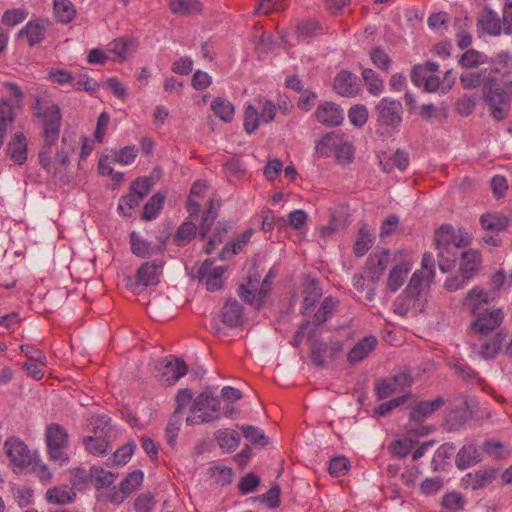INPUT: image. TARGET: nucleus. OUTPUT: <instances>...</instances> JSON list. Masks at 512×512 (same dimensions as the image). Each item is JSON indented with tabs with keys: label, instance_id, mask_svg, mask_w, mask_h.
Listing matches in <instances>:
<instances>
[{
	"label": "nucleus",
	"instance_id": "1",
	"mask_svg": "<svg viewBox=\"0 0 512 512\" xmlns=\"http://www.w3.org/2000/svg\"><path fill=\"white\" fill-rule=\"evenodd\" d=\"M34 115L41 120L44 146L39 152V162L49 169L52 162V146L58 141L62 123L60 107L47 95H37L32 105Z\"/></svg>",
	"mask_w": 512,
	"mask_h": 512
},
{
	"label": "nucleus",
	"instance_id": "2",
	"mask_svg": "<svg viewBox=\"0 0 512 512\" xmlns=\"http://www.w3.org/2000/svg\"><path fill=\"white\" fill-rule=\"evenodd\" d=\"M471 236L465 230L455 232L451 225H442L435 233V247L438 251V267L448 272L456 263L458 249L470 244Z\"/></svg>",
	"mask_w": 512,
	"mask_h": 512
},
{
	"label": "nucleus",
	"instance_id": "3",
	"mask_svg": "<svg viewBox=\"0 0 512 512\" xmlns=\"http://www.w3.org/2000/svg\"><path fill=\"white\" fill-rule=\"evenodd\" d=\"M511 68L512 57L509 53L501 52L490 58L488 63H485L481 68L462 73L460 83L464 89L481 87L483 95L489 87H492L499 80L498 76L502 75L504 69L508 71Z\"/></svg>",
	"mask_w": 512,
	"mask_h": 512
},
{
	"label": "nucleus",
	"instance_id": "4",
	"mask_svg": "<svg viewBox=\"0 0 512 512\" xmlns=\"http://www.w3.org/2000/svg\"><path fill=\"white\" fill-rule=\"evenodd\" d=\"M482 97L493 120L501 122L507 119L512 106V79L508 71H504L502 79L489 87Z\"/></svg>",
	"mask_w": 512,
	"mask_h": 512
},
{
	"label": "nucleus",
	"instance_id": "5",
	"mask_svg": "<svg viewBox=\"0 0 512 512\" xmlns=\"http://www.w3.org/2000/svg\"><path fill=\"white\" fill-rule=\"evenodd\" d=\"M461 309L474 317V320H503L505 317L501 308L490 307L489 294L478 286L466 293Z\"/></svg>",
	"mask_w": 512,
	"mask_h": 512
},
{
	"label": "nucleus",
	"instance_id": "6",
	"mask_svg": "<svg viewBox=\"0 0 512 512\" xmlns=\"http://www.w3.org/2000/svg\"><path fill=\"white\" fill-rule=\"evenodd\" d=\"M470 331L483 341L479 353L486 360L493 359L507 343L508 335L498 322H471Z\"/></svg>",
	"mask_w": 512,
	"mask_h": 512
},
{
	"label": "nucleus",
	"instance_id": "7",
	"mask_svg": "<svg viewBox=\"0 0 512 512\" xmlns=\"http://www.w3.org/2000/svg\"><path fill=\"white\" fill-rule=\"evenodd\" d=\"M190 412L186 418L189 426L213 422L219 419L220 401L206 392L200 393L193 400Z\"/></svg>",
	"mask_w": 512,
	"mask_h": 512
},
{
	"label": "nucleus",
	"instance_id": "8",
	"mask_svg": "<svg viewBox=\"0 0 512 512\" xmlns=\"http://www.w3.org/2000/svg\"><path fill=\"white\" fill-rule=\"evenodd\" d=\"M376 124L386 131H398L402 123L403 106L398 100L384 97L375 106Z\"/></svg>",
	"mask_w": 512,
	"mask_h": 512
},
{
	"label": "nucleus",
	"instance_id": "9",
	"mask_svg": "<svg viewBox=\"0 0 512 512\" xmlns=\"http://www.w3.org/2000/svg\"><path fill=\"white\" fill-rule=\"evenodd\" d=\"M46 443L49 457L54 461L63 463L69 459L67 447L69 435L67 430L57 423H51L46 427Z\"/></svg>",
	"mask_w": 512,
	"mask_h": 512
},
{
	"label": "nucleus",
	"instance_id": "10",
	"mask_svg": "<svg viewBox=\"0 0 512 512\" xmlns=\"http://www.w3.org/2000/svg\"><path fill=\"white\" fill-rule=\"evenodd\" d=\"M163 263L161 261H150L143 263L137 270L134 278L127 279V286L133 293H141L143 288L159 283Z\"/></svg>",
	"mask_w": 512,
	"mask_h": 512
},
{
	"label": "nucleus",
	"instance_id": "11",
	"mask_svg": "<svg viewBox=\"0 0 512 512\" xmlns=\"http://www.w3.org/2000/svg\"><path fill=\"white\" fill-rule=\"evenodd\" d=\"M343 350V343L339 340H331L326 343L314 339L310 346V360L317 368H323L338 358Z\"/></svg>",
	"mask_w": 512,
	"mask_h": 512
},
{
	"label": "nucleus",
	"instance_id": "12",
	"mask_svg": "<svg viewBox=\"0 0 512 512\" xmlns=\"http://www.w3.org/2000/svg\"><path fill=\"white\" fill-rule=\"evenodd\" d=\"M413 382L409 372H401L390 378H380L375 383V393L378 399H387L395 393L404 392Z\"/></svg>",
	"mask_w": 512,
	"mask_h": 512
},
{
	"label": "nucleus",
	"instance_id": "13",
	"mask_svg": "<svg viewBox=\"0 0 512 512\" xmlns=\"http://www.w3.org/2000/svg\"><path fill=\"white\" fill-rule=\"evenodd\" d=\"M272 276V271L270 270L263 280L261 287L259 289L256 288L255 284L252 281L251 276H249L247 285H241L238 289L239 296L250 305L255 308H259L265 301L269 291L270 285L269 278Z\"/></svg>",
	"mask_w": 512,
	"mask_h": 512
},
{
	"label": "nucleus",
	"instance_id": "14",
	"mask_svg": "<svg viewBox=\"0 0 512 512\" xmlns=\"http://www.w3.org/2000/svg\"><path fill=\"white\" fill-rule=\"evenodd\" d=\"M427 303L426 297H417L411 294H401L393 304V310L399 317H417L424 311Z\"/></svg>",
	"mask_w": 512,
	"mask_h": 512
},
{
	"label": "nucleus",
	"instance_id": "15",
	"mask_svg": "<svg viewBox=\"0 0 512 512\" xmlns=\"http://www.w3.org/2000/svg\"><path fill=\"white\" fill-rule=\"evenodd\" d=\"M6 454L10 462L18 468H26L31 464V453L27 445L19 438L10 437L6 440Z\"/></svg>",
	"mask_w": 512,
	"mask_h": 512
},
{
	"label": "nucleus",
	"instance_id": "16",
	"mask_svg": "<svg viewBox=\"0 0 512 512\" xmlns=\"http://www.w3.org/2000/svg\"><path fill=\"white\" fill-rule=\"evenodd\" d=\"M225 269L222 266L212 267L210 260H205L197 271L196 278L204 284L209 291H217L222 288V276Z\"/></svg>",
	"mask_w": 512,
	"mask_h": 512
},
{
	"label": "nucleus",
	"instance_id": "17",
	"mask_svg": "<svg viewBox=\"0 0 512 512\" xmlns=\"http://www.w3.org/2000/svg\"><path fill=\"white\" fill-rule=\"evenodd\" d=\"M315 117L319 123L327 127H336L342 124L344 111L334 102H324L317 107Z\"/></svg>",
	"mask_w": 512,
	"mask_h": 512
},
{
	"label": "nucleus",
	"instance_id": "18",
	"mask_svg": "<svg viewBox=\"0 0 512 512\" xmlns=\"http://www.w3.org/2000/svg\"><path fill=\"white\" fill-rule=\"evenodd\" d=\"M391 254L388 250L371 253L366 260L367 277L374 284L378 282L390 263Z\"/></svg>",
	"mask_w": 512,
	"mask_h": 512
},
{
	"label": "nucleus",
	"instance_id": "19",
	"mask_svg": "<svg viewBox=\"0 0 512 512\" xmlns=\"http://www.w3.org/2000/svg\"><path fill=\"white\" fill-rule=\"evenodd\" d=\"M188 367L186 363L177 357H170L161 364L159 372L162 378L169 384L172 385L177 382L180 378L186 375Z\"/></svg>",
	"mask_w": 512,
	"mask_h": 512
},
{
	"label": "nucleus",
	"instance_id": "20",
	"mask_svg": "<svg viewBox=\"0 0 512 512\" xmlns=\"http://www.w3.org/2000/svg\"><path fill=\"white\" fill-rule=\"evenodd\" d=\"M335 91L343 97H353L359 91L358 77L350 71H340L334 79Z\"/></svg>",
	"mask_w": 512,
	"mask_h": 512
},
{
	"label": "nucleus",
	"instance_id": "21",
	"mask_svg": "<svg viewBox=\"0 0 512 512\" xmlns=\"http://www.w3.org/2000/svg\"><path fill=\"white\" fill-rule=\"evenodd\" d=\"M6 155L17 165H23L27 160L28 141L26 136L18 132L9 141Z\"/></svg>",
	"mask_w": 512,
	"mask_h": 512
},
{
	"label": "nucleus",
	"instance_id": "22",
	"mask_svg": "<svg viewBox=\"0 0 512 512\" xmlns=\"http://www.w3.org/2000/svg\"><path fill=\"white\" fill-rule=\"evenodd\" d=\"M303 295L301 314L310 316L315 311L316 303L322 296V289L316 280L308 279L304 282Z\"/></svg>",
	"mask_w": 512,
	"mask_h": 512
},
{
	"label": "nucleus",
	"instance_id": "23",
	"mask_svg": "<svg viewBox=\"0 0 512 512\" xmlns=\"http://www.w3.org/2000/svg\"><path fill=\"white\" fill-rule=\"evenodd\" d=\"M377 343L378 341L375 336L364 337L349 351L347 356L348 362L355 364L364 360L376 348Z\"/></svg>",
	"mask_w": 512,
	"mask_h": 512
},
{
	"label": "nucleus",
	"instance_id": "24",
	"mask_svg": "<svg viewBox=\"0 0 512 512\" xmlns=\"http://www.w3.org/2000/svg\"><path fill=\"white\" fill-rule=\"evenodd\" d=\"M243 322H206L205 328L219 338H232L243 331Z\"/></svg>",
	"mask_w": 512,
	"mask_h": 512
},
{
	"label": "nucleus",
	"instance_id": "25",
	"mask_svg": "<svg viewBox=\"0 0 512 512\" xmlns=\"http://www.w3.org/2000/svg\"><path fill=\"white\" fill-rule=\"evenodd\" d=\"M443 404L444 399L440 396L432 401H421L412 409L410 413V420L422 422L425 418L439 410Z\"/></svg>",
	"mask_w": 512,
	"mask_h": 512
},
{
	"label": "nucleus",
	"instance_id": "26",
	"mask_svg": "<svg viewBox=\"0 0 512 512\" xmlns=\"http://www.w3.org/2000/svg\"><path fill=\"white\" fill-rule=\"evenodd\" d=\"M46 27L41 20L29 21L19 32L18 36H25L29 46H35L45 37Z\"/></svg>",
	"mask_w": 512,
	"mask_h": 512
},
{
	"label": "nucleus",
	"instance_id": "27",
	"mask_svg": "<svg viewBox=\"0 0 512 512\" xmlns=\"http://www.w3.org/2000/svg\"><path fill=\"white\" fill-rule=\"evenodd\" d=\"M76 497L73 488L66 485L55 486L46 492V500L50 504L66 505L72 503Z\"/></svg>",
	"mask_w": 512,
	"mask_h": 512
},
{
	"label": "nucleus",
	"instance_id": "28",
	"mask_svg": "<svg viewBox=\"0 0 512 512\" xmlns=\"http://www.w3.org/2000/svg\"><path fill=\"white\" fill-rule=\"evenodd\" d=\"M481 263V256L476 250L463 252L460 258V272L466 279H471L478 270Z\"/></svg>",
	"mask_w": 512,
	"mask_h": 512
},
{
	"label": "nucleus",
	"instance_id": "29",
	"mask_svg": "<svg viewBox=\"0 0 512 512\" xmlns=\"http://www.w3.org/2000/svg\"><path fill=\"white\" fill-rule=\"evenodd\" d=\"M497 471L493 468L478 470L474 473H468L465 481L473 490L480 489L490 484L496 478Z\"/></svg>",
	"mask_w": 512,
	"mask_h": 512
},
{
	"label": "nucleus",
	"instance_id": "30",
	"mask_svg": "<svg viewBox=\"0 0 512 512\" xmlns=\"http://www.w3.org/2000/svg\"><path fill=\"white\" fill-rule=\"evenodd\" d=\"M439 65L433 61H426L423 64L415 65L411 71V81L418 87H421L438 70Z\"/></svg>",
	"mask_w": 512,
	"mask_h": 512
},
{
	"label": "nucleus",
	"instance_id": "31",
	"mask_svg": "<svg viewBox=\"0 0 512 512\" xmlns=\"http://www.w3.org/2000/svg\"><path fill=\"white\" fill-rule=\"evenodd\" d=\"M478 25L483 31L492 36H497L501 33L502 23L497 15L492 10H486L478 20Z\"/></svg>",
	"mask_w": 512,
	"mask_h": 512
},
{
	"label": "nucleus",
	"instance_id": "32",
	"mask_svg": "<svg viewBox=\"0 0 512 512\" xmlns=\"http://www.w3.org/2000/svg\"><path fill=\"white\" fill-rule=\"evenodd\" d=\"M479 461L480 453L472 444L464 445L456 456V465L459 469H465Z\"/></svg>",
	"mask_w": 512,
	"mask_h": 512
},
{
	"label": "nucleus",
	"instance_id": "33",
	"mask_svg": "<svg viewBox=\"0 0 512 512\" xmlns=\"http://www.w3.org/2000/svg\"><path fill=\"white\" fill-rule=\"evenodd\" d=\"M361 74L370 94L373 96H379L383 93L384 81L374 70L370 68H362Z\"/></svg>",
	"mask_w": 512,
	"mask_h": 512
},
{
	"label": "nucleus",
	"instance_id": "34",
	"mask_svg": "<svg viewBox=\"0 0 512 512\" xmlns=\"http://www.w3.org/2000/svg\"><path fill=\"white\" fill-rule=\"evenodd\" d=\"M490 58L487 55L475 50H466L459 58L458 63L466 69H474L488 63Z\"/></svg>",
	"mask_w": 512,
	"mask_h": 512
},
{
	"label": "nucleus",
	"instance_id": "35",
	"mask_svg": "<svg viewBox=\"0 0 512 512\" xmlns=\"http://www.w3.org/2000/svg\"><path fill=\"white\" fill-rule=\"evenodd\" d=\"M480 223L485 230L500 232L508 227L509 220L500 214L487 213L480 217Z\"/></svg>",
	"mask_w": 512,
	"mask_h": 512
},
{
	"label": "nucleus",
	"instance_id": "36",
	"mask_svg": "<svg viewBox=\"0 0 512 512\" xmlns=\"http://www.w3.org/2000/svg\"><path fill=\"white\" fill-rule=\"evenodd\" d=\"M164 201L165 194L155 193L144 205L142 218L148 221L156 219L163 208Z\"/></svg>",
	"mask_w": 512,
	"mask_h": 512
},
{
	"label": "nucleus",
	"instance_id": "37",
	"mask_svg": "<svg viewBox=\"0 0 512 512\" xmlns=\"http://www.w3.org/2000/svg\"><path fill=\"white\" fill-rule=\"evenodd\" d=\"M197 234L196 224L192 220H186L177 229L173 241L177 246H185Z\"/></svg>",
	"mask_w": 512,
	"mask_h": 512
},
{
	"label": "nucleus",
	"instance_id": "38",
	"mask_svg": "<svg viewBox=\"0 0 512 512\" xmlns=\"http://www.w3.org/2000/svg\"><path fill=\"white\" fill-rule=\"evenodd\" d=\"M170 9L177 15H192L201 11L198 0H170Z\"/></svg>",
	"mask_w": 512,
	"mask_h": 512
},
{
	"label": "nucleus",
	"instance_id": "39",
	"mask_svg": "<svg viewBox=\"0 0 512 512\" xmlns=\"http://www.w3.org/2000/svg\"><path fill=\"white\" fill-rule=\"evenodd\" d=\"M211 109L224 122H229L233 119L234 105L225 98H215L211 103Z\"/></svg>",
	"mask_w": 512,
	"mask_h": 512
},
{
	"label": "nucleus",
	"instance_id": "40",
	"mask_svg": "<svg viewBox=\"0 0 512 512\" xmlns=\"http://www.w3.org/2000/svg\"><path fill=\"white\" fill-rule=\"evenodd\" d=\"M324 322H304L301 324L299 330L296 332L292 344L297 347L303 337L304 334H307V339L310 341L314 340L316 334H321L323 327L322 324Z\"/></svg>",
	"mask_w": 512,
	"mask_h": 512
},
{
	"label": "nucleus",
	"instance_id": "41",
	"mask_svg": "<svg viewBox=\"0 0 512 512\" xmlns=\"http://www.w3.org/2000/svg\"><path fill=\"white\" fill-rule=\"evenodd\" d=\"M218 217V210L213 200L209 201L207 209L204 211L200 225H199V236L201 239H205L211 230L215 220Z\"/></svg>",
	"mask_w": 512,
	"mask_h": 512
},
{
	"label": "nucleus",
	"instance_id": "42",
	"mask_svg": "<svg viewBox=\"0 0 512 512\" xmlns=\"http://www.w3.org/2000/svg\"><path fill=\"white\" fill-rule=\"evenodd\" d=\"M374 242V237L372 233L369 231L367 226H363L360 228L358 232V236L356 242L353 247V252L355 256L361 257L370 249Z\"/></svg>",
	"mask_w": 512,
	"mask_h": 512
},
{
	"label": "nucleus",
	"instance_id": "43",
	"mask_svg": "<svg viewBox=\"0 0 512 512\" xmlns=\"http://www.w3.org/2000/svg\"><path fill=\"white\" fill-rule=\"evenodd\" d=\"M54 12L57 21L61 23H69L76 14L74 5L69 0H55Z\"/></svg>",
	"mask_w": 512,
	"mask_h": 512
},
{
	"label": "nucleus",
	"instance_id": "44",
	"mask_svg": "<svg viewBox=\"0 0 512 512\" xmlns=\"http://www.w3.org/2000/svg\"><path fill=\"white\" fill-rule=\"evenodd\" d=\"M407 274L408 267L405 263L394 266L387 280L389 290L392 292L397 291L404 284Z\"/></svg>",
	"mask_w": 512,
	"mask_h": 512
},
{
	"label": "nucleus",
	"instance_id": "45",
	"mask_svg": "<svg viewBox=\"0 0 512 512\" xmlns=\"http://www.w3.org/2000/svg\"><path fill=\"white\" fill-rule=\"evenodd\" d=\"M339 306V301L332 297H326L319 308L312 313L314 314V320H328L335 316V312Z\"/></svg>",
	"mask_w": 512,
	"mask_h": 512
},
{
	"label": "nucleus",
	"instance_id": "46",
	"mask_svg": "<svg viewBox=\"0 0 512 512\" xmlns=\"http://www.w3.org/2000/svg\"><path fill=\"white\" fill-rule=\"evenodd\" d=\"M408 164V153L401 149H397L396 152L391 157H389L385 162L380 161V165L386 172H390L393 167H396L400 171H403L407 168Z\"/></svg>",
	"mask_w": 512,
	"mask_h": 512
},
{
	"label": "nucleus",
	"instance_id": "47",
	"mask_svg": "<svg viewBox=\"0 0 512 512\" xmlns=\"http://www.w3.org/2000/svg\"><path fill=\"white\" fill-rule=\"evenodd\" d=\"M216 439L221 448L233 451L239 445L240 435L235 430L224 429L217 432Z\"/></svg>",
	"mask_w": 512,
	"mask_h": 512
},
{
	"label": "nucleus",
	"instance_id": "48",
	"mask_svg": "<svg viewBox=\"0 0 512 512\" xmlns=\"http://www.w3.org/2000/svg\"><path fill=\"white\" fill-rule=\"evenodd\" d=\"M83 443L86 450L95 456L104 455L107 452L108 441L101 436L84 437Z\"/></svg>",
	"mask_w": 512,
	"mask_h": 512
},
{
	"label": "nucleus",
	"instance_id": "49",
	"mask_svg": "<svg viewBox=\"0 0 512 512\" xmlns=\"http://www.w3.org/2000/svg\"><path fill=\"white\" fill-rule=\"evenodd\" d=\"M71 484L79 491L92 485V468L89 471L83 468L74 469L71 473Z\"/></svg>",
	"mask_w": 512,
	"mask_h": 512
},
{
	"label": "nucleus",
	"instance_id": "50",
	"mask_svg": "<svg viewBox=\"0 0 512 512\" xmlns=\"http://www.w3.org/2000/svg\"><path fill=\"white\" fill-rule=\"evenodd\" d=\"M431 279V277L427 276V279L424 282L423 277L418 272H414L405 293L415 295L417 297H426L424 291L428 287Z\"/></svg>",
	"mask_w": 512,
	"mask_h": 512
},
{
	"label": "nucleus",
	"instance_id": "51",
	"mask_svg": "<svg viewBox=\"0 0 512 512\" xmlns=\"http://www.w3.org/2000/svg\"><path fill=\"white\" fill-rule=\"evenodd\" d=\"M131 238V250L139 257H148L154 253V247L146 240L141 239L135 232L130 235Z\"/></svg>",
	"mask_w": 512,
	"mask_h": 512
},
{
	"label": "nucleus",
	"instance_id": "52",
	"mask_svg": "<svg viewBox=\"0 0 512 512\" xmlns=\"http://www.w3.org/2000/svg\"><path fill=\"white\" fill-rule=\"evenodd\" d=\"M115 475L101 467H92V485L97 489L108 487L114 482Z\"/></svg>",
	"mask_w": 512,
	"mask_h": 512
},
{
	"label": "nucleus",
	"instance_id": "53",
	"mask_svg": "<svg viewBox=\"0 0 512 512\" xmlns=\"http://www.w3.org/2000/svg\"><path fill=\"white\" fill-rule=\"evenodd\" d=\"M28 17V11L24 8H14L6 10L2 15V24L6 26H16L22 23Z\"/></svg>",
	"mask_w": 512,
	"mask_h": 512
},
{
	"label": "nucleus",
	"instance_id": "54",
	"mask_svg": "<svg viewBox=\"0 0 512 512\" xmlns=\"http://www.w3.org/2000/svg\"><path fill=\"white\" fill-rule=\"evenodd\" d=\"M338 143V135L335 132L325 134L316 144V151L321 156H328L335 150Z\"/></svg>",
	"mask_w": 512,
	"mask_h": 512
},
{
	"label": "nucleus",
	"instance_id": "55",
	"mask_svg": "<svg viewBox=\"0 0 512 512\" xmlns=\"http://www.w3.org/2000/svg\"><path fill=\"white\" fill-rule=\"evenodd\" d=\"M143 481V473L139 470L133 471L120 483V491L128 495L135 491Z\"/></svg>",
	"mask_w": 512,
	"mask_h": 512
},
{
	"label": "nucleus",
	"instance_id": "56",
	"mask_svg": "<svg viewBox=\"0 0 512 512\" xmlns=\"http://www.w3.org/2000/svg\"><path fill=\"white\" fill-rule=\"evenodd\" d=\"M412 396L411 392H406L402 396L383 402L374 408V413L379 416H384L391 412L393 409L403 405Z\"/></svg>",
	"mask_w": 512,
	"mask_h": 512
},
{
	"label": "nucleus",
	"instance_id": "57",
	"mask_svg": "<svg viewBox=\"0 0 512 512\" xmlns=\"http://www.w3.org/2000/svg\"><path fill=\"white\" fill-rule=\"evenodd\" d=\"M244 437L253 445L266 446L269 438L260 429L254 426H242Z\"/></svg>",
	"mask_w": 512,
	"mask_h": 512
},
{
	"label": "nucleus",
	"instance_id": "58",
	"mask_svg": "<svg viewBox=\"0 0 512 512\" xmlns=\"http://www.w3.org/2000/svg\"><path fill=\"white\" fill-rule=\"evenodd\" d=\"M142 200V197L130 190V193L120 198L118 209L125 216L131 215V211L139 206Z\"/></svg>",
	"mask_w": 512,
	"mask_h": 512
},
{
	"label": "nucleus",
	"instance_id": "59",
	"mask_svg": "<svg viewBox=\"0 0 512 512\" xmlns=\"http://www.w3.org/2000/svg\"><path fill=\"white\" fill-rule=\"evenodd\" d=\"M182 423L181 413L174 411L166 427V439L169 445L174 446Z\"/></svg>",
	"mask_w": 512,
	"mask_h": 512
},
{
	"label": "nucleus",
	"instance_id": "60",
	"mask_svg": "<svg viewBox=\"0 0 512 512\" xmlns=\"http://www.w3.org/2000/svg\"><path fill=\"white\" fill-rule=\"evenodd\" d=\"M370 59L378 69L385 72H388L392 64V59L381 47L371 50Z\"/></svg>",
	"mask_w": 512,
	"mask_h": 512
},
{
	"label": "nucleus",
	"instance_id": "61",
	"mask_svg": "<svg viewBox=\"0 0 512 512\" xmlns=\"http://www.w3.org/2000/svg\"><path fill=\"white\" fill-rule=\"evenodd\" d=\"M243 314V307L235 299H229L222 309V320H240Z\"/></svg>",
	"mask_w": 512,
	"mask_h": 512
},
{
	"label": "nucleus",
	"instance_id": "62",
	"mask_svg": "<svg viewBox=\"0 0 512 512\" xmlns=\"http://www.w3.org/2000/svg\"><path fill=\"white\" fill-rule=\"evenodd\" d=\"M350 123L356 127H362L368 120V110L364 105H354L348 111Z\"/></svg>",
	"mask_w": 512,
	"mask_h": 512
},
{
	"label": "nucleus",
	"instance_id": "63",
	"mask_svg": "<svg viewBox=\"0 0 512 512\" xmlns=\"http://www.w3.org/2000/svg\"><path fill=\"white\" fill-rule=\"evenodd\" d=\"M261 122L258 110L253 105H248L244 116V129L248 134L256 131Z\"/></svg>",
	"mask_w": 512,
	"mask_h": 512
},
{
	"label": "nucleus",
	"instance_id": "64",
	"mask_svg": "<svg viewBox=\"0 0 512 512\" xmlns=\"http://www.w3.org/2000/svg\"><path fill=\"white\" fill-rule=\"evenodd\" d=\"M91 426L93 428L92 436H101L107 438L110 431V419L107 416H96L91 420Z\"/></svg>",
	"mask_w": 512,
	"mask_h": 512
}]
</instances>
